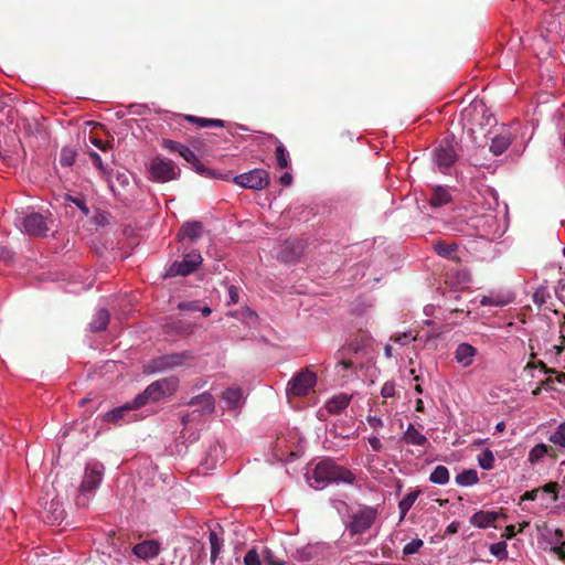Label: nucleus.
I'll return each instance as SVG.
<instances>
[{"mask_svg": "<svg viewBox=\"0 0 565 565\" xmlns=\"http://www.w3.org/2000/svg\"><path fill=\"white\" fill-rule=\"evenodd\" d=\"M309 480H312L310 482L311 487L323 489L329 483L333 482L352 484L355 481V476L349 469L338 465L333 459L326 458L316 465Z\"/></svg>", "mask_w": 565, "mask_h": 565, "instance_id": "obj_1", "label": "nucleus"}, {"mask_svg": "<svg viewBox=\"0 0 565 565\" xmlns=\"http://www.w3.org/2000/svg\"><path fill=\"white\" fill-rule=\"evenodd\" d=\"M179 379L175 376L164 377L154 381L147 388L137 395L132 401V407H142L148 402H157L161 398L171 396L178 388Z\"/></svg>", "mask_w": 565, "mask_h": 565, "instance_id": "obj_2", "label": "nucleus"}, {"mask_svg": "<svg viewBox=\"0 0 565 565\" xmlns=\"http://www.w3.org/2000/svg\"><path fill=\"white\" fill-rule=\"evenodd\" d=\"M181 175V169L168 158L157 156L151 159L148 164V179L158 182L167 183L178 180Z\"/></svg>", "mask_w": 565, "mask_h": 565, "instance_id": "obj_3", "label": "nucleus"}, {"mask_svg": "<svg viewBox=\"0 0 565 565\" xmlns=\"http://www.w3.org/2000/svg\"><path fill=\"white\" fill-rule=\"evenodd\" d=\"M104 467L102 463L87 465L85 473L79 486V497L76 500L78 505H86L88 502L87 494L93 492L102 482Z\"/></svg>", "mask_w": 565, "mask_h": 565, "instance_id": "obj_4", "label": "nucleus"}, {"mask_svg": "<svg viewBox=\"0 0 565 565\" xmlns=\"http://www.w3.org/2000/svg\"><path fill=\"white\" fill-rule=\"evenodd\" d=\"M457 142L454 138H444L434 150V161L440 172L446 173L458 160Z\"/></svg>", "mask_w": 565, "mask_h": 565, "instance_id": "obj_5", "label": "nucleus"}, {"mask_svg": "<svg viewBox=\"0 0 565 565\" xmlns=\"http://www.w3.org/2000/svg\"><path fill=\"white\" fill-rule=\"evenodd\" d=\"M18 221H20L22 231L29 236L44 237L50 231L49 216L39 212H31Z\"/></svg>", "mask_w": 565, "mask_h": 565, "instance_id": "obj_6", "label": "nucleus"}, {"mask_svg": "<svg viewBox=\"0 0 565 565\" xmlns=\"http://www.w3.org/2000/svg\"><path fill=\"white\" fill-rule=\"evenodd\" d=\"M269 181V173L264 169H253L233 178L234 183L250 190H263L268 186Z\"/></svg>", "mask_w": 565, "mask_h": 565, "instance_id": "obj_7", "label": "nucleus"}, {"mask_svg": "<svg viewBox=\"0 0 565 565\" xmlns=\"http://www.w3.org/2000/svg\"><path fill=\"white\" fill-rule=\"evenodd\" d=\"M202 260L203 258L200 253L190 252L183 256L181 262H174L171 264L167 270L166 276H188L198 269V267L202 264Z\"/></svg>", "mask_w": 565, "mask_h": 565, "instance_id": "obj_8", "label": "nucleus"}, {"mask_svg": "<svg viewBox=\"0 0 565 565\" xmlns=\"http://www.w3.org/2000/svg\"><path fill=\"white\" fill-rule=\"evenodd\" d=\"M316 383V373L306 369L292 377L289 382V391L296 396H306L315 387Z\"/></svg>", "mask_w": 565, "mask_h": 565, "instance_id": "obj_9", "label": "nucleus"}, {"mask_svg": "<svg viewBox=\"0 0 565 565\" xmlns=\"http://www.w3.org/2000/svg\"><path fill=\"white\" fill-rule=\"evenodd\" d=\"M376 510L373 508H365L352 515L349 524L351 535L362 534L366 532L375 522Z\"/></svg>", "mask_w": 565, "mask_h": 565, "instance_id": "obj_10", "label": "nucleus"}, {"mask_svg": "<svg viewBox=\"0 0 565 565\" xmlns=\"http://www.w3.org/2000/svg\"><path fill=\"white\" fill-rule=\"evenodd\" d=\"M190 359H192V354L189 351L162 355L152 361V371L158 372L166 369L180 366Z\"/></svg>", "mask_w": 565, "mask_h": 565, "instance_id": "obj_11", "label": "nucleus"}, {"mask_svg": "<svg viewBox=\"0 0 565 565\" xmlns=\"http://www.w3.org/2000/svg\"><path fill=\"white\" fill-rule=\"evenodd\" d=\"M161 147L170 152L179 153L185 161L189 163H193L196 161V154L185 145L171 140V139H162Z\"/></svg>", "mask_w": 565, "mask_h": 565, "instance_id": "obj_12", "label": "nucleus"}, {"mask_svg": "<svg viewBox=\"0 0 565 565\" xmlns=\"http://www.w3.org/2000/svg\"><path fill=\"white\" fill-rule=\"evenodd\" d=\"M188 405L198 406V408L193 412V414L199 413V416L204 415V414H211L214 412V408H215L214 397L207 392H204L200 395L192 397L188 402Z\"/></svg>", "mask_w": 565, "mask_h": 565, "instance_id": "obj_13", "label": "nucleus"}, {"mask_svg": "<svg viewBox=\"0 0 565 565\" xmlns=\"http://www.w3.org/2000/svg\"><path fill=\"white\" fill-rule=\"evenodd\" d=\"M65 511L58 501L52 500L42 512V520L50 525H57L64 520Z\"/></svg>", "mask_w": 565, "mask_h": 565, "instance_id": "obj_14", "label": "nucleus"}, {"mask_svg": "<svg viewBox=\"0 0 565 565\" xmlns=\"http://www.w3.org/2000/svg\"><path fill=\"white\" fill-rule=\"evenodd\" d=\"M159 551L160 544L154 540L143 541L132 547V553L141 559L156 557L159 554Z\"/></svg>", "mask_w": 565, "mask_h": 565, "instance_id": "obj_15", "label": "nucleus"}, {"mask_svg": "<svg viewBox=\"0 0 565 565\" xmlns=\"http://www.w3.org/2000/svg\"><path fill=\"white\" fill-rule=\"evenodd\" d=\"M476 355L477 349L469 343H460L455 351L456 361L463 367L470 366Z\"/></svg>", "mask_w": 565, "mask_h": 565, "instance_id": "obj_16", "label": "nucleus"}, {"mask_svg": "<svg viewBox=\"0 0 565 565\" xmlns=\"http://www.w3.org/2000/svg\"><path fill=\"white\" fill-rule=\"evenodd\" d=\"M401 441L413 445L424 447L428 444V439L425 435H423L413 424H409L406 431L401 437Z\"/></svg>", "mask_w": 565, "mask_h": 565, "instance_id": "obj_17", "label": "nucleus"}, {"mask_svg": "<svg viewBox=\"0 0 565 565\" xmlns=\"http://www.w3.org/2000/svg\"><path fill=\"white\" fill-rule=\"evenodd\" d=\"M500 513L494 511H479L470 518V523L473 526L486 529L494 523Z\"/></svg>", "mask_w": 565, "mask_h": 565, "instance_id": "obj_18", "label": "nucleus"}, {"mask_svg": "<svg viewBox=\"0 0 565 565\" xmlns=\"http://www.w3.org/2000/svg\"><path fill=\"white\" fill-rule=\"evenodd\" d=\"M203 224L199 221L185 222L179 230V236L182 238L198 239L202 236Z\"/></svg>", "mask_w": 565, "mask_h": 565, "instance_id": "obj_19", "label": "nucleus"}, {"mask_svg": "<svg viewBox=\"0 0 565 565\" xmlns=\"http://www.w3.org/2000/svg\"><path fill=\"white\" fill-rule=\"evenodd\" d=\"M434 250L440 256V257H444V258H447V259H450V260H454V262H459L460 258L458 257L457 255V252H458V245L457 244H446L445 242L443 241H438L434 244Z\"/></svg>", "mask_w": 565, "mask_h": 565, "instance_id": "obj_20", "label": "nucleus"}, {"mask_svg": "<svg viewBox=\"0 0 565 565\" xmlns=\"http://www.w3.org/2000/svg\"><path fill=\"white\" fill-rule=\"evenodd\" d=\"M451 194L447 188L437 185L434 188L433 195L429 200V204L433 207H440L448 204L451 201Z\"/></svg>", "mask_w": 565, "mask_h": 565, "instance_id": "obj_21", "label": "nucleus"}, {"mask_svg": "<svg viewBox=\"0 0 565 565\" xmlns=\"http://www.w3.org/2000/svg\"><path fill=\"white\" fill-rule=\"evenodd\" d=\"M17 127L25 136H32L41 131V125L34 118L29 119L26 117L20 118L17 122Z\"/></svg>", "mask_w": 565, "mask_h": 565, "instance_id": "obj_22", "label": "nucleus"}, {"mask_svg": "<svg viewBox=\"0 0 565 565\" xmlns=\"http://www.w3.org/2000/svg\"><path fill=\"white\" fill-rule=\"evenodd\" d=\"M185 120L195 124L201 128L210 127V128H223L225 126L224 120L221 119H207L202 117H196L192 115H186Z\"/></svg>", "mask_w": 565, "mask_h": 565, "instance_id": "obj_23", "label": "nucleus"}, {"mask_svg": "<svg viewBox=\"0 0 565 565\" xmlns=\"http://www.w3.org/2000/svg\"><path fill=\"white\" fill-rule=\"evenodd\" d=\"M510 143H511V138L509 135H498L491 141L490 151L494 156L502 154L508 149Z\"/></svg>", "mask_w": 565, "mask_h": 565, "instance_id": "obj_24", "label": "nucleus"}, {"mask_svg": "<svg viewBox=\"0 0 565 565\" xmlns=\"http://www.w3.org/2000/svg\"><path fill=\"white\" fill-rule=\"evenodd\" d=\"M350 401L351 397L348 395L335 396L328 402L327 409L329 411V413L339 414L340 412L348 407Z\"/></svg>", "mask_w": 565, "mask_h": 565, "instance_id": "obj_25", "label": "nucleus"}, {"mask_svg": "<svg viewBox=\"0 0 565 565\" xmlns=\"http://www.w3.org/2000/svg\"><path fill=\"white\" fill-rule=\"evenodd\" d=\"M109 322V312L106 309H100L95 315L90 322V329L93 332H99L106 329Z\"/></svg>", "mask_w": 565, "mask_h": 565, "instance_id": "obj_26", "label": "nucleus"}, {"mask_svg": "<svg viewBox=\"0 0 565 565\" xmlns=\"http://www.w3.org/2000/svg\"><path fill=\"white\" fill-rule=\"evenodd\" d=\"M191 166L194 169V171L198 174L202 175V177L210 178V179H217V178H220V179H223V180H228V174H217L214 170H212L209 167H206L205 164H203L199 160V158Z\"/></svg>", "mask_w": 565, "mask_h": 565, "instance_id": "obj_27", "label": "nucleus"}, {"mask_svg": "<svg viewBox=\"0 0 565 565\" xmlns=\"http://www.w3.org/2000/svg\"><path fill=\"white\" fill-rule=\"evenodd\" d=\"M450 475L447 467L439 465L429 476V481L435 484L444 486L449 482Z\"/></svg>", "mask_w": 565, "mask_h": 565, "instance_id": "obj_28", "label": "nucleus"}, {"mask_svg": "<svg viewBox=\"0 0 565 565\" xmlns=\"http://www.w3.org/2000/svg\"><path fill=\"white\" fill-rule=\"evenodd\" d=\"M419 493H420L419 490L411 491L409 493H407L399 501L398 509H399V512H401V518H399L401 521L404 520V518L406 516L407 512L411 510V508L413 507L414 502L418 498Z\"/></svg>", "mask_w": 565, "mask_h": 565, "instance_id": "obj_29", "label": "nucleus"}, {"mask_svg": "<svg viewBox=\"0 0 565 565\" xmlns=\"http://www.w3.org/2000/svg\"><path fill=\"white\" fill-rule=\"evenodd\" d=\"M479 481L475 469H467L456 476V483L461 487L472 486Z\"/></svg>", "mask_w": 565, "mask_h": 565, "instance_id": "obj_30", "label": "nucleus"}, {"mask_svg": "<svg viewBox=\"0 0 565 565\" xmlns=\"http://www.w3.org/2000/svg\"><path fill=\"white\" fill-rule=\"evenodd\" d=\"M242 396H243V392L238 387L227 388L223 393V399L226 403L228 408L236 407L239 404Z\"/></svg>", "mask_w": 565, "mask_h": 565, "instance_id": "obj_31", "label": "nucleus"}, {"mask_svg": "<svg viewBox=\"0 0 565 565\" xmlns=\"http://www.w3.org/2000/svg\"><path fill=\"white\" fill-rule=\"evenodd\" d=\"M138 408L139 407H132V402H131L125 406L114 408V409L109 411L108 413H106L105 420L111 422V423H117L118 420L124 418L126 413H128L129 411H132V409H138Z\"/></svg>", "mask_w": 565, "mask_h": 565, "instance_id": "obj_32", "label": "nucleus"}, {"mask_svg": "<svg viewBox=\"0 0 565 565\" xmlns=\"http://www.w3.org/2000/svg\"><path fill=\"white\" fill-rule=\"evenodd\" d=\"M209 541L211 544V561L212 563H215L220 555L223 545V540L218 537V535L214 531H212L210 532Z\"/></svg>", "mask_w": 565, "mask_h": 565, "instance_id": "obj_33", "label": "nucleus"}, {"mask_svg": "<svg viewBox=\"0 0 565 565\" xmlns=\"http://www.w3.org/2000/svg\"><path fill=\"white\" fill-rule=\"evenodd\" d=\"M478 463L484 470H491L494 466V455L491 450L486 449L478 456Z\"/></svg>", "mask_w": 565, "mask_h": 565, "instance_id": "obj_34", "label": "nucleus"}, {"mask_svg": "<svg viewBox=\"0 0 565 565\" xmlns=\"http://www.w3.org/2000/svg\"><path fill=\"white\" fill-rule=\"evenodd\" d=\"M76 156L77 153L74 149L65 147L61 150L60 163L63 167H71L75 163Z\"/></svg>", "mask_w": 565, "mask_h": 565, "instance_id": "obj_35", "label": "nucleus"}, {"mask_svg": "<svg viewBox=\"0 0 565 565\" xmlns=\"http://www.w3.org/2000/svg\"><path fill=\"white\" fill-rule=\"evenodd\" d=\"M548 447L544 444L534 446L529 452V461L535 463L541 460L547 452Z\"/></svg>", "mask_w": 565, "mask_h": 565, "instance_id": "obj_36", "label": "nucleus"}, {"mask_svg": "<svg viewBox=\"0 0 565 565\" xmlns=\"http://www.w3.org/2000/svg\"><path fill=\"white\" fill-rule=\"evenodd\" d=\"M490 553L498 557L500 561H504L508 558V550L505 542H498L490 545Z\"/></svg>", "mask_w": 565, "mask_h": 565, "instance_id": "obj_37", "label": "nucleus"}, {"mask_svg": "<svg viewBox=\"0 0 565 565\" xmlns=\"http://www.w3.org/2000/svg\"><path fill=\"white\" fill-rule=\"evenodd\" d=\"M275 157H276L277 166L280 169H285L288 167L289 162H288V158H287V151L281 143L279 146H277V148L275 150Z\"/></svg>", "mask_w": 565, "mask_h": 565, "instance_id": "obj_38", "label": "nucleus"}, {"mask_svg": "<svg viewBox=\"0 0 565 565\" xmlns=\"http://www.w3.org/2000/svg\"><path fill=\"white\" fill-rule=\"evenodd\" d=\"M550 440L555 444V445H558L561 447H565V423L561 424L558 426V428L556 429V431H554L551 437H550Z\"/></svg>", "mask_w": 565, "mask_h": 565, "instance_id": "obj_39", "label": "nucleus"}, {"mask_svg": "<svg viewBox=\"0 0 565 565\" xmlns=\"http://www.w3.org/2000/svg\"><path fill=\"white\" fill-rule=\"evenodd\" d=\"M424 545V542L420 539H414L412 542L407 543L403 548V554L405 556L413 555L417 553Z\"/></svg>", "mask_w": 565, "mask_h": 565, "instance_id": "obj_40", "label": "nucleus"}, {"mask_svg": "<svg viewBox=\"0 0 565 565\" xmlns=\"http://www.w3.org/2000/svg\"><path fill=\"white\" fill-rule=\"evenodd\" d=\"M391 340L401 345H405V344L409 343L411 341H415L416 335H413L411 331L402 332V333L392 335Z\"/></svg>", "mask_w": 565, "mask_h": 565, "instance_id": "obj_41", "label": "nucleus"}, {"mask_svg": "<svg viewBox=\"0 0 565 565\" xmlns=\"http://www.w3.org/2000/svg\"><path fill=\"white\" fill-rule=\"evenodd\" d=\"M89 157H90V160H92V163L94 164V167H96V168L100 171L102 175H103L104 178H106V177L108 175L109 171H108V169L104 166V163H103V160H102L100 156H99L97 152L92 151V152L89 153Z\"/></svg>", "mask_w": 565, "mask_h": 565, "instance_id": "obj_42", "label": "nucleus"}, {"mask_svg": "<svg viewBox=\"0 0 565 565\" xmlns=\"http://www.w3.org/2000/svg\"><path fill=\"white\" fill-rule=\"evenodd\" d=\"M245 565H263L259 554L256 548H250L244 556Z\"/></svg>", "mask_w": 565, "mask_h": 565, "instance_id": "obj_43", "label": "nucleus"}, {"mask_svg": "<svg viewBox=\"0 0 565 565\" xmlns=\"http://www.w3.org/2000/svg\"><path fill=\"white\" fill-rule=\"evenodd\" d=\"M66 201L68 202H72L74 203L81 211L82 213L85 215V216H88L89 215V209L88 206L86 205V202H85V199L82 198V196H77V198H74V196H67L66 198Z\"/></svg>", "mask_w": 565, "mask_h": 565, "instance_id": "obj_44", "label": "nucleus"}, {"mask_svg": "<svg viewBox=\"0 0 565 565\" xmlns=\"http://www.w3.org/2000/svg\"><path fill=\"white\" fill-rule=\"evenodd\" d=\"M480 303L482 306H497V307H503L508 303L507 300L494 298L492 296H483L480 300Z\"/></svg>", "mask_w": 565, "mask_h": 565, "instance_id": "obj_45", "label": "nucleus"}, {"mask_svg": "<svg viewBox=\"0 0 565 565\" xmlns=\"http://www.w3.org/2000/svg\"><path fill=\"white\" fill-rule=\"evenodd\" d=\"M396 390H395V383L393 381H386L382 388H381V395L384 398H390L395 396Z\"/></svg>", "mask_w": 565, "mask_h": 565, "instance_id": "obj_46", "label": "nucleus"}, {"mask_svg": "<svg viewBox=\"0 0 565 565\" xmlns=\"http://www.w3.org/2000/svg\"><path fill=\"white\" fill-rule=\"evenodd\" d=\"M558 488L559 484L557 482H548L543 487H540V491L545 493L553 494V501H556L558 499Z\"/></svg>", "mask_w": 565, "mask_h": 565, "instance_id": "obj_47", "label": "nucleus"}, {"mask_svg": "<svg viewBox=\"0 0 565 565\" xmlns=\"http://www.w3.org/2000/svg\"><path fill=\"white\" fill-rule=\"evenodd\" d=\"M546 296H548V295H547V292H546V289H545V288H540V289H537V290L534 292V295H533V301H534V303H536V305H539V306H541V305L545 303V301H546Z\"/></svg>", "mask_w": 565, "mask_h": 565, "instance_id": "obj_48", "label": "nucleus"}, {"mask_svg": "<svg viewBox=\"0 0 565 565\" xmlns=\"http://www.w3.org/2000/svg\"><path fill=\"white\" fill-rule=\"evenodd\" d=\"M228 297L230 300L227 301L228 305H235L238 302L239 295H238V288L234 285L228 287Z\"/></svg>", "mask_w": 565, "mask_h": 565, "instance_id": "obj_49", "label": "nucleus"}, {"mask_svg": "<svg viewBox=\"0 0 565 565\" xmlns=\"http://www.w3.org/2000/svg\"><path fill=\"white\" fill-rule=\"evenodd\" d=\"M178 308L180 310H188V311H196L200 310V306L198 301H188V302H180L178 305Z\"/></svg>", "mask_w": 565, "mask_h": 565, "instance_id": "obj_50", "label": "nucleus"}, {"mask_svg": "<svg viewBox=\"0 0 565 565\" xmlns=\"http://www.w3.org/2000/svg\"><path fill=\"white\" fill-rule=\"evenodd\" d=\"M527 367H540L547 375H551L552 373H556L555 369L548 367L543 361H539L536 364L527 363Z\"/></svg>", "mask_w": 565, "mask_h": 565, "instance_id": "obj_51", "label": "nucleus"}, {"mask_svg": "<svg viewBox=\"0 0 565 565\" xmlns=\"http://www.w3.org/2000/svg\"><path fill=\"white\" fill-rule=\"evenodd\" d=\"M552 551L558 555L562 561H565V542H562L561 545L552 547Z\"/></svg>", "mask_w": 565, "mask_h": 565, "instance_id": "obj_52", "label": "nucleus"}, {"mask_svg": "<svg viewBox=\"0 0 565 565\" xmlns=\"http://www.w3.org/2000/svg\"><path fill=\"white\" fill-rule=\"evenodd\" d=\"M369 444L372 447L374 451H381L382 450V443L377 437H371L369 439Z\"/></svg>", "mask_w": 565, "mask_h": 565, "instance_id": "obj_53", "label": "nucleus"}, {"mask_svg": "<svg viewBox=\"0 0 565 565\" xmlns=\"http://www.w3.org/2000/svg\"><path fill=\"white\" fill-rule=\"evenodd\" d=\"M367 423L374 428L382 427L384 425L383 420L376 416H367Z\"/></svg>", "mask_w": 565, "mask_h": 565, "instance_id": "obj_54", "label": "nucleus"}, {"mask_svg": "<svg viewBox=\"0 0 565 565\" xmlns=\"http://www.w3.org/2000/svg\"><path fill=\"white\" fill-rule=\"evenodd\" d=\"M92 142L102 151H106L109 147V143L107 141H103L102 139L93 138Z\"/></svg>", "mask_w": 565, "mask_h": 565, "instance_id": "obj_55", "label": "nucleus"}, {"mask_svg": "<svg viewBox=\"0 0 565 565\" xmlns=\"http://www.w3.org/2000/svg\"><path fill=\"white\" fill-rule=\"evenodd\" d=\"M555 383V380L553 377V375H548L547 379H545L544 381L541 382V386L546 388V390H554V386L553 384Z\"/></svg>", "mask_w": 565, "mask_h": 565, "instance_id": "obj_56", "label": "nucleus"}, {"mask_svg": "<svg viewBox=\"0 0 565 565\" xmlns=\"http://www.w3.org/2000/svg\"><path fill=\"white\" fill-rule=\"evenodd\" d=\"M539 492H540V489H533V490H531V491H526V492L522 495L521 500H523V501H524V500H531V501H532V500H535V498L537 497V493H539Z\"/></svg>", "mask_w": 565, "mask_h": 565, "instance_id": "obj_57", "label": "nucleus"}, {"mask_svg": "<svg viewBox=\"0 0 565 565\" xmlns=\"http://www.w3.org/2000/svg\"><path fill=\"white\" fill-rule=\"evenodd\" d=\"M459 527H460L459 522L454 521V522H451V523L447 526V529H446V533H447V534H456V533L459 531Z\"/></svg>", "mask_w": 565, "mask_h": 565, "instance_id": "obj_58", "label": "nucleus"}, {"mask_svg": "<svg viewBox=\"0 0 565 565\" xmlns=\"http://www.w3.org/2000/svg\"><path fill=\"white\" fill-rule=\"evenodd\" d=\"M515 534H516L515 526L511 524L505 527V532H504L503 536L508 540H511L512 537L515 536Z\"/></svg>", "mask_w": 565, "mask_h": 565, "instance_id": "obj_59", "label": "nucleus"}, {"mask_svg": "<svg viewBox=\"0 0 565 565\" xmlns=\"http://www.w3.org/2000/svg\"><path fill=\"white\" fill-rule=\"evenodd\" d=\"M292 182V175L289 173V172H286L284 173L281 177H280V183L285 186H288L290 185Z\"/></svg>", "mask_w": 565, "mask_h": 565, "instance_id": "obj_60", "label": "nucleus"}, {"mask_svg": "<svg viewBox=\"0 0 565 565\" xmlns=\"http://www.w3.org/2000/svg\"><path fill=\"white\" fill-rule=\"evenodd\" d=\"M552 375L555 382L565 385V373L556 371V373H552Z\"/></svg>", "mask_w": 565, "mask_h": 565, "instance_id": "obj_61", "label": "nucleus"}, {"mask_svg": "<svg viewBox=\"0 0 565 565\" xmlns=\"http://www.w3.org/2000/svg\"><path fill=\"white\" fill-rule=\"evenodd\" d=\"M338 367H341L342 370H349L353 366V362L351 360H341L338 364Z\"/></svg>", "mask_w": 565, "mask_h": 565, "instance_id": "obj_62", "label": "nucleus"}, {"mask_svg": "<svg viewBox=\"0 0 565 565\" xmlns=\"http://www.w3.org/2000/svg\"><path fill=\"white\" fill-rule=\"evenodd\" d=\"M415 411H416V412H419V413H423V412H424V402H423V399H422V398H417V399H416Z\"/></svg>", "mask_w": 565, "mask_h": 565, "instance_id": "obj_63", "label": "nucleus"}, {"mask_svg": "<svg viewBox=\"0 0 565 565\" xmlns=\"http://www.w3.org/2000/svg\"><path fill=\"white\" fill-rule=\"evenodd\" d=\"M192 419H193V417H192V414H190V413L183 414L181 416V422L184 425L188 424L189 422H191Z\"/></svg>", "mask_w": 565, "mask_h": 565, "instance_id": "obj_64", "label": "nucleus"}]
</instances>
